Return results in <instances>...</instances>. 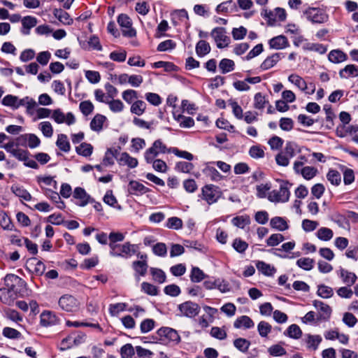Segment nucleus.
<instances>
[{
	"mask_svg": "<svg viewBox=\"0 0 358 358\" xmlns=\"http://www.w3.org/2000/svg\"><path fill=\"white\" fill-rule=\"evenodd\" d=\"M171 153V148H167L161 139L153 142L152 146L144 152V159L148 164H151L152 159L160 154Z\"/></svg>",
	"mask_w": 358,
	"mask_h": 358,
	"instance_id": "nucleus-1",
	"label": "nucleus"
},
{
	"mask_svg": "<svg viewBox=\"0 0 358 358\" xmlns=\"http://www.w3.org/2000/svg\"><path fill=\"white\" fill-rule=\"evenodd\" d=\"M288 185L287 182L282 181L279 189H274L269 192L268 200L272 202H287L290 196Z\"/></svg>",
	"mask_w": 358,
	"mask_h": 358,
	"instance_id": "nucleus-2",
	"label": "nucleus"
},
{
	"mask_svg": "<svg viewBox=\"0 0 358 358\" xmlns=\"http://www.w3.org/2000/svg\"><path fill=\"white\" fill-rule=\"evenodd\" d=\"M261 15L267 20L269 25H274L275 22L285 20L286 12L285 9L281 8H276L273 10L264 8L261 12Z\"/></svg>",
	"mask_w": 358,
	"mask_h": 358,
	"instance_id": "nucleus-3",
	"label": "nucleus"
},
{
	"mask_svg": "<svg viewBox=\"0 0 358 358\" xmlns=\"http://www.w3.org/2000/svg\"><path fill=\"white\" fill-rule=\"evenodd\" d=\"M110 249V255L111 256L122 257L125 258L131 257L136 252L135 245L131 244L129 242L124 243V244L111 245Z\"/></svg>",
	"mask_w": 358,
	"mask_h": 358,
	"instance_id": "nucleus-4",
	"label": "nucleus"
},
{
	"mask_svg": "<svg viewBox=\"0 0 358 358\" xmlns=\"http://www.w3.org/2000/svg\"><path fill=\"white\" fill-rule=\"evenodd\" d=\"M58 304L62 310L71 313L76 312L80 306L79 301L70 294L62 296L58 301Z\"/></svg>",
	"mask_w": 358,
	"mask_h": 358,
	"instance_id": "nucleus-5",
	"label": "nucleus"
},
{
	"mask_svg": "<svg viewBox=\"0 0 358 358\" xmlns=\"http://www.w3.org/2000/svg\"><path fill=\"white\" fill-rule=\"evenodd\" d=\"M117 22L122 29L124 36L132 38L136 36V31L132 27V22L130 17L126 14H120L117 17Z\"/></svg>",
	"mask_w": 358,
	"mask_h": 358,
	"instance_id": "nucleus-6",
	"label": "nucleus"
},
{
	"mask_svg": "<svg viewBox=\"0 0 358 358\" xmlns=\"http://www.w3.org/2000/svg\"><path fill=\"white\" fill-rule=\"evenodd\" d=\"M221 195L222 192L219 187L213 185H208L202 188V198L208 204L217 202Z\"/></svg>",
	"mask_w": 358,
	"mask_h": 358,
	"instance_id": "nucleus-7",
	"label": "nucleus"
},
{
	"mask_svg": "<svg viewBox=\"0 0 358 358\" xmlns=\"http://www.w3.org/2000/svg\"><path fill=\"white\" fill-rule=\"evenodd\" d=\"M211 36L213 38L218 48H224L230 43V38L227 35L226 29L223 27H215L211 33Z\"/></svg>",
	"mask_w": 358,
	"mask_h": 358,
	"instance_id": "nucleus-8",
	"label": "nucleus"
},
{
	"mask_svg": "<svg viewBox=\"0 0 358 358\" xmlns=\"http://www.w3.org/2000/svg\"><path fill=\"white\" fill-rule=\"evenodd\" d=\"M303 14L307 20L313 23L322 24L328 20V15L323 10L316 8H309Z\"/></svg>",
	"mask_w": 358,
	"mask_h": 358,
	"instance_id": "nucleus-9",
	"label": "nucleus"
},
{
	"mask_svg": "<svg viewBox=\"0 0 358 358\" xmlns=\"http://www.w3.org/2000/svg\"><path fill=\"white\" fill-rule=\"evenodd\" d=\"M157 334L162 341L167 340L176 344L180 342V336L178 334L177 331L172 328L161 327L157 330Z\"/></svg>",
	"mask_w": 358,
	"mask_h": 358,
	"instance_id": "nucleus-10",
	"label": "nucleus"
},
{
	"mask_svg": "<svg viewBox=\"0 0 358 358\" xmlns=\"http://www.w3.org/2000/svg\"><path fill=\"white\" fill-rule=\"evenodd\" d=\"M51 118L57 124L66 123L68 125H71L76 122V117L72 113L64 114L60 109L54 110Z\"/></svg>",
	"mask_w": 358,
	"mask_h": 358,
	"instance_id": "nucleus-11",
	"label": "nucleus"
},
{
	"mask_svg": "<svg viewBox=\"0 0 358 358\" xmlns=\"http://www.w3.org/2000/svg\"><path fill=\"white\" fill-rule=\"evenodd\" d=\"M180 313L188 317H193L197 315L200 311V306L192 301H186L179 305Z\"/></svg>",
	"mask_w": 358,
	"mask_h": 358,
	"instance_id": "nucleus-12",
	"label": "nucleus"
},
{
	"mask_svg": "<svg viewBox=\"0 0 358 358\" xmlns=\"http://www.w3.org/2000/svg\"><path fill=\"white\" fill-rule=\"evenodd\" d=\"M313 306L317 309L319 311V315L317 317V320H327L331 315L332 310L331 307L327 305V303H324L322 301L315 300L313 301Z\"/></svg>",
	"mask_w": 358,
	"mask_h": 358,
	"instance_id": "nucleus-13",
	"label": "nucleus"
},
{
	"mask_svg": "<svg viewBox=\"0 0 358 358\" xmlns=\"http://www.w3.org/2000/svg\"><path fill=\"white\" fill-rule=\"evenodd\" d=\"M59 321L57 316L49 310L43 311L40 315V324L44 327L56 325L59 323Z\"/></svg>",
	"mask_w": 358,
	"mask_h": 358,
	"instance_id": "nucleus-14",
	"label": "nucleus"
},
{
	"mask_svg": "<svg viewBox=\"0 0 358 358\" xmlns=\"http://www.w3.org/2000/svg\"><path fill=\"white\" fill-rule=\"evenodd\" d=\"M18 141L22 145L25 144L31 149L38 147L41 143V140L34 134L22 135L18 138Z\"/></svg>",
	"mask_w": 358,
	"mask_h": 358,
	"instance_id": "nucleus-15",
	"label": "nucleus"
},
{
	"mask_svg": "<svg viewBox=\"0 0 358 358\" xmlns=\"http://www.w3.org/2000/svg\"><path fill=\"white\" fill-rule=\"evenodd\" d=\"M128 192L136 196L143 195L149 192V189L136 180H131L129 183Z\"/></svg>",
	"mask_w": 358,
	"mask_h": 358,
	"instance_id": "nucleus-16",
	"label": "nucleus"
},
{
	"mask_svg": "<svg viewBox=\"0 0 358 358\" xmlns=\"http://www.w3.org/2000/svg\"><path fill=\"white\" fill-rule=\"evenodd\" d=\"M268 43L271 48L275 50L284 49L289 45L287 38L282 35L272 38Z\"/></svg>",
	"mask_w": 358,
	"mask_h": 358,
	"instance_id": "nucleus-17",
	"label": "nucleus"
},
{
	"mask_svg": "<svg viewBox=\"0 0 358 358\" xmlns=\"http://www.w3.org/2000/svg\"><path fill=\"white\" fill-rule=\"evenodd\" d=\"M282 53H274L267 57L260 65L262 71H266L273 67L282 58Z\"/></svg>",
	"mask_w": 358,
	"mask_h": 358,
	"instance_id": "nucleus-18",
	"label": "nucleus"
},
{
	"mask_svg": "<svg viewBox=\"0 0 358 358\" xmlns=\"http://www.w3.org/2000/svg\"><path fill=\"white\" fill-rule=\"evenodd\" d=\"M117 160L120 165H127L131 169L136 167L138 164L136 158L130 156L126 152L121 153Z\"/></svg>",
	"mask_w": 358,
	"mask_h": 358,
	"instance_id": "nucleus-19",
	"label": "nucleus"
},
{
	"mask_svg": "<svg viewBox=\"0 0 358 358\" xmlns=\"http://www.w3.org/2000/svg\"><path fill=\"white\" fill-rule=\"evenodd\" d=\"M255 266L260 273L266 276H273L276 272V268L273 266L263 261H257Z\"/></svg>",
	"mask_w": 358,
	"mask_h": 358,
	"instance_id": "nucleus-20",
	"label": "nucleus"
},
{
	"mask_svg": "<svg viewBox=\"0 0 358 358\" xmlns=\"http://www.w3.org/2000/svg\"><path fill=\"white\" fill-rule=\"evenodd\" d=\"M73 197L79 200V203L78 204L80 206H86L89 202H90L91 199L85 190L83 188L79 187L75 188L73 192Z\"/></svg>",
	"mask_w": 358,
	"mask_h": 358,
	"instance_id": "nucleus-21",
	"label": "nucleus"
},
{
	"mask_svg": "<svg viewBox=\"0 0 358 358\" xmlns=\"http://www.w3.org/2000/svg\"><path fill=\"white\" fill-rule=\"evenodd\" d=\"M329 60L334 64H339L348 59V55L341 50H331L328 55Z\"/></svg>",
	"mask_w": 358,
	"mask_h": 358,
	"instance_id": "nucleus-22",
	"label": "nucleus"
},
{
	"mask_svg": "<svg viewBox=\"0 0 358 358\" xmlns=\"http://www.w3.org/2000/svg\"><path fill=\"white\" fill-rule=\"evenodd\" d=\"M270 225L273 229L280 231H284L289 229V225L286 220L282 217H274L270 221Z\"/></svg>",
	"mask_w": 358,
	"mask_h": 358,
	"instance_id": "nucleus-23",
	"label": "nucleus"
},
{
	"mask_svg": "<svg viewBox=\"0 0 358 358\" xmlns=\"http://www.w3.org/2000/svg\"><path fill=\"white\" fill-rule=\"evenodd\" d=\"M358 76V66L354 64H348L339 71V76L341 78H348Z\"/></svg>",
	"mask_w": 358,
	"mask_h": 358,
	"instance_id": "nucleus-24",
	"label": "nucleus"
},
{
	"mask_svg": "<svg viewBox=\"0 0 358 358\" xmlns=\"http://www.w3.org/2000/svg\"><path fill=\"white\" fill-rule=\"evenodd\" d=\"M254 325V322L251 320L250 317L246 315H243L238 317L234 323V326L236 329H240L242 327H244L245 329H250L253 327Z\"/></svg>",
	"mask_w": 358,
	"mask_h": 358,
	"instance_id": "nucleus-25",
	"label": "nucleus"
},
{
	"mask_svg": "<svg viewBox=\"0 0 358 358\" xmlns=\"http://www.w3.org/2000/svg\"><path fill=\"white\" fill-rule=\"evenodd\" d=\"M322 340V337L320 335L307 334L306 336L307 348L311 350H316Z\"/></svg>",
	"mask_w": 358,
	"mask_h": 358,
	"instance_id": "nucleus-26",
	"label": "nucleus"
},
{
	"mask_svg": "<svg viewBox=\"0 0 358 358\" xmlns=\"http://www.w3.org/2000/svg\"><path fill=\"white\" fill-rule=\"evenodd\" d=\"M340 276L342 278L343 283H345L348 286H351L354 285L357 279V277L355 275V273L350 272L348 270H345L344 268H341Z\"/></svg>",
	"mask_w": 358,
	"mask_h": 358,
	"instance_id": "nucleus-27",
	"label": "nucleus"
},
{
	"mask_svg": "<svg viewBox=\"0 0 358 358\" xmlns=\"http://www.w3.org/2000/svg\"><path fill=\"white\" fill-rule=\"evenodd\" d=\"M288 80L301 91H306L307 90L306 81L302 77L296 73L291 74L288 77Z\"/></svg>",
	"mask_w": 358,
	"mask_h": 358,
	"instance_id": "nucleus-28",
	"label": "nucleus"
},
{
	"mask_svg": "<svg viewBox=\"0 0 358 358\" xmlns=\"http://www.w3.org/2000/svg\"><path fill=\"white\" fill-rule=\"evenodd\" d=\"M11 191L15 195L22 198L27 201H29L31 199V195L29 194V192L23 187L20 186L19 185H13L11 187Z\"/></svg>",
	"mask_w": 358,
	"mask_h": 358,
	"instance_id": "nucleus-29",
	"label": "nucleus"
},
{
	"mask_svg": "<svg viewBox=\"0 0 358 358\" xmlns=\"http://www.w3.org/2000/svg\"><path fill=\"white\" fill-rule=\"evenodd\" d=\"M15 290H10L8 288H0V300L3 303L10 304L15 299Z\"/></svg>",
	"mask_w": 358,
	"mask_h": 358,
	"instance_id": "nucleus-30",
	"label": "nucleus"
},
{
	"mask_svg": "<svg viewBox=\"0 0 358 358\" xmlns=\"http://www.w3.org/2000/svg\"><path fill=\"white\" fill-rule=\"evenodd\" d=\"M146 103L142 100H136L132 103L130 111L138 116L142 115L146 110Z\"/></svg>",
	"mask_w": 358,
	"mask_h": 358,
	"instance_id": "nucleus-31",
	"label": "nucleus"
},
{
	"mask_svg": "<svg viewBox=\"0 0 358 358\" xmlns=\"http://www.w3.org/2000/svg\"><path fill=\"white\" fill-rule=\"evenodd\" d=\"M173 117L182 128H190L194 125V120L190 117H186L182 115H176L175 113H173Z\"/></svg>",
	"mask_w": 358,
	"mask_h": 358,
	"instance_id": "nucleus-32",
	"label": "nucleus"
},
{
	"mask_svg": "<svg viewBox=\"0 0 358 358\" xmlns=\"http://www.w3.org/2000/svg\"><path fill=\"white\" fill-rule=\"evenodd\" d=\"M209 43L203 40L199 41L196 45V52L199 57H203L210 52Z\"/></svg>",
	"mask_w": 358,
	"mask_h": 358,
	"instance_id": "nucleus-33",
	"label": "nucleus"
},
{
	"mask_svg": "<svg viewBox=\"0 0 358 358\" xmlns=\"http://www.w3.org/2000/svg\"><path fill=\"white\" fill-rule=\"evenodd\" d=\"M105 120V116L100 114L96 115L90 122L91 129L94 131H100L103 129V124Z\"/></svg>",
	"mask_w": 358,
	"mask_h": 358,
	"instance_id": "nucleus-34",
	"label": "nucleus"
},
{
	"mask_svg": "<svg viewBox=\"0 0 358 358\" xmlns=\"http://www.w3.org/2000/svg\"><path fill=\"white\" fill-rule=\"evenodd\" d=\"M56 145L62 151L65 152H68L71 149L68 138L66 135L63 134L58 135Z\"/></svg>",
	"mask_w": 358,
	"mask_h": 358,
	"instance_id": "nucleus-35",
	"label": "nucleus"
},
{
	"mask_svg": "<svg viewBox=\"0 0 358 358\" xmlns=\"http://www.w3.org/2000/svg\"><path fill=\"white\" fill-rule=\"evenodd\" d=\"M54 15L64 24L69 25L73 22L69 13L62 9H55Z\"/></svg>",
	"mask_w": 358,
	"mask_h": 358,
	"instance_id": "nucleus-36",
	"label": "nucleus"
},
{
	"mask_svg": "<svg viewBox=\"0 0 358 358\" xmlns=\"http://www.w3.org/2000/svg\"><path fill=\"white\" fill-rule=\"evenodd\" d=\"M234 67V62L229 59H222L219 64V69L223 74L232 71Z\"/></svg>",
	"mask_w": 358,
	"mask_h": 358,
	"instance_id": "nucleus-37",
	"label": "nucleus"
},
{
	"mask_svg": "<svg viewBox=\"0 0 358 358\" xmlns=\"http://www.w3.org/2000/svg\"><path fill=\"white\" fill-rule=\"evenodd\" d=\"M231 223L238 228L243 229L250 224V217L248 215L236 216L231 220Z\"/></svg>",
	"mask_w": 358,
	"mask_h": 358,
	"instance_id": "nucleus-38",
	"label": "nucleus"
},
{
	"mask_svg": "<svg viewBox=\"0 0 358 358\" xmlns=\"http://www.w3.org/2000/svg\"><path fill=\"white\" fill-rule=\"evenodd\" d=\"M203 171L206 176L213 181H220L222 178V176L213 166H207Z\"/></svg>",
	"mask_w": 358,
	"mask_h": 358,
	"instance_id": "nucleus-39",
	"label": "nucleus"
},
{
	"mask_svg": "<svg viewBox=\"0 0 358 358\" xmlns=\"http://www.w3.org/2000/svg\"><path fill=\"white\" fill-rule=\"evenodd\" d=\"M316 236L321 241H328L333 238L334 233L329 228L321 227L317 230Z\"/></svg>",
	"mask_w": 358,
	"mask_h": 358,
	"instance_id": "nucleus-40",
	"label": "nucleus"
},
{
	"mask_svg": "<svg viewBox=\"0 0 358 358\" xmlns=\"http://www.w3.org/2000/svg\"><path fill=\"white\" fill-rule=\"evenodd\" d=\"M76 152L83 157H89L93 152V146L87 143H82L79 146L76 148Z\"/></svg>",
	"mask_w": 358,
	"mask_h": 358,
	"instance_id": "nucleus-41",
	"label": "nucleus"
},
{
	"mask_svg": "<svg viewBox=\"0 0 358 358\" xmlns=\"http://www.w3.org/2000/svg\"><path fill=\"white\" fill-rule=\"evenodd\" d=\"M21 21L23 28L27 30V31H22L24 34H29V29L34 27L37 24L36 18L32 16L24 17Z\"/></svg>",
	"mask_w": 358,
	"mask_h": 358,
	"instance_id": "nucleus-42",
	"label": "nucleus"
},
{
	"mask_svg": "<svg viewBox=\"0 0 358 358\" xmlns=\"http://www.w3.org/2000/svg\"><path fill=\"white\" fill-rule=\"evenodd\" d=\"M20 278L14 274H7L4 278V286L3 288H8L10 290H14L16 282Z\"/></svg>",
	"mask_w": 358,
	"mask_h": 358,
	"instance_id": "nucleus-43",
	"label": "nucleus"
},
{
	"mask_svg": "<svg viewBox=\"0 0 358 358\" xmlns=\"http://www.w3.org/2000/svg\"><path fill=\"white\" fill-rule=\"evenodd\" d=\"M206 277L202 270L198 267H192L190 274V280L193 282H200Z\"/></svg>",
	"mask_w": 358,
	"mask_h": 358,
	"instance_id": "nucleus-44",
	"label": "nucleus"
},
{
	"mask_svg": "<svg viewBox=\"0 0 358 358\" xmlns=\"http://www.w3.org/2000/svg\"><path fill=\"white\" fill-rule=\"evenodd\" d=\"M314 259L309 257H302L296 261V265L306 271L311 270L314 266Z\"/></svg>",
	"mask_w": 358,
	"mask_h": 358,
	"instance_id": "nucleus-45",
	"label": "nucleus"
},
{
	"mask_svg": "<svg viewBox=\"0 0 358 358\" xmlns=\"http://www.w3.org/2000/svg\"><path fill=\"white\" fill-rule=\"evenodd\" d=\"M317 294L323 299H329L334 294V290L331 287L325 285H320L317 286Z\"/></svg>",
	"mask_w": 358,
	"mask_h": 358,
	"instance_id": "nucleus-46",
	"label": "nucleus"
},
{
	"mask_svg": "<svg viewBox=\"0 0 358 358\" xmlns=\"http://www.w3.org/2000/svg\"><path fill=\"white\" fill-rule=\"evenodd\" d=\"M38 128L43 136L46 138H51L53 135V128L51 123L48 121L41 122L38 124Z\"/></svg>",
	"mask_w": 358,
	"mask_h": 358,
	"instance_id": "nucleus-47",
	"label": "nucleus"
},
{
	"mask_svg": "<svg viewBox=\"0 0 358 358\" xmlns=\"http://www.w3.org/2000/svg\"><path fill=\"white\" fill-rule=\"evenodd\" d=\"M327 180L333 185H338L341 182V176L340 173L334 169H330L327 174Z\"/></svg>",
	"mask_w": 358,
	"mask_h": 358,
	"instance_id": "nucleus-48",
	"label": "nucleus"
},
{
	"mask_svg": "<svg viewBox=\"0 0 358 358\" xmlns=\"http://www.w3.org/2000/svg\"><path fill=\"white\" fill-rule=\"evenodd\" d=\"M148 267L146 261H135L133 262L134 271L141 276H144L146 274Z\"/></svg>",
	"mask_w": 358,
	"mask_h": 358,
	"instance_id": "nucleus-49",
	"label": "nucleus"
},
{
	"mask_svg": "<svg viewBox=\"0 0 358 358\" xmlns=\"http://www.w3.org/2000/svg\"><path fill=\"white\" fill-rule=\"evenodd\" d=\"M234 345L241 352H245L250 348V342L245 338H239L234 341Z\"/></svg>",
	"mask_w": 358,
	"mask_h": 358,
	"instance_id": "nucleus-50",
	"label": "nucleus"
},
{
	"mask_svg": "<svg viewBox=\"0 0 358 358\" xmlns=\"http://www.w3.org/2000/svg\"><path fill=\"white\" fill-rule=\"evenodd\" d=\"M236 7L235 3H234L231 0L227 1L221 3L216 7L217 13H229Z\"/></svg>",
	"mask_w": 358,
	"mask_h": 358,
	"instance_id": "nucleus-51",
	"label": "nucleus"
},
{
	"mask_svg": "<svg viewBox=\"0 0 358 358\" xmlns=\"http://www.w3.org/2000/svg\"><path fill=\"white\" fill-rule=\"evenodd\" d=\"M150 273L152 275L153 280L159 283H163L166 280L165 273L159 268H151Z\"/></svg>",
	"mask_w": 358,
	"mask_h": 358,
	"instance_id": "nucleus-52",
	"label": "nucleus"
},
{
	"mask_svg": "<svg viewBox=\"0 0 358 358\" xmlns=\"http://www.w3.org/2000/svg\"><path fill=\"white\" fill-rule=\"evenodd\" d=\"M17 96L12 94L5 96L2 99V104L5 106H8L15 110L17 109Z\"/></svg>",
	"mask_w": 358,
	"mask_h": 358,
	"instance_id": "nucleus-53",
	"label": "nucleus"
},
{
	"mask_svg": "<svg viewBox=\"0 0 358 358\" xmlns=\"http://www.w3.org/2000/svg\"><path fill=\"white\" fill-rule=\"evenodd\" d=\"M127 304L125 303H117L114 304H110L109 306L108 310L112 316H116L120 312L127 310Z\"/></svg>",
	"mask_w": 358,
	"mask_h": 358,
	"instance_id": "nucleus-54",
	"label": "nucleus"
},
{
	"mask_svg": "<svg viewBox=\"0 0 358 358\" xmlns=\"http://www.w3.org/2000/svg\"><path fill=\"white\" fill-rule=\"evenodd\" d=\"M318 173L317 169L313 166H304L301 169V176L306 180H311Z\"/></svg>",
	"mask_w": 358,
	"mask_h": 358,
	"instance_id": "nucleus-55",
	"label": "nucleus"
},
{
	"mask_svg": "<svg viewBox=\"0 0 358 358\" xmlns=\"http://www.w3.org/2000/svg\"><path fill=\"white\" fill-rule=\"evenodd\" d=\"M166 227L169 229H180L182 227V221L177 217H171L167 220Z\"/></svg>",
	"mask_w": 358,
	"mask_h": 358,
	"instance_id": "nucleus-56",
	"label": "nucleus"
},
{
	"mask_svg": "<svg viewBox=\"0 0 358 358\" xmlns=\"http://www.w3.org/2000/svg\"><path fill=\"white\" fill-rule=\"evenodd\" d=\"M176 47V43L175 41L171 39L166 40L164 41L161 42L157 50L159 52H165L171 50H173Z\"/></svg>",
	"mask_w": 358,
	"mask_h": 358,
	"instance_id": "nucleus-57",
	"label": "nucleus"
},
{
	"mask_svg": "<svg viewBox=\"0 0 358 358\" xmlns=\"http://www.w3.org/2000/svg\"><path fill=\"white\" fill-rule=\"evenodd\" d=\"M2 334L3 336L10 339H17L22 336L19 331L10 327H4L2 331Z\"/></svg>",
	"mask_w": 358,
	"mask_h": 358,
	"instance_id": "nucleus-58",
	"label": "nucleus"
},
{
	"mask_svg": "<svg viewBox=\"0 0 358 358\" xmlns=\"http://www.w3.org/2000/svg\"><path fill=\"white\" fill-rule=\"evenodd\" d=\"M285 240V237L280 234H271L266 240L268 246L274 247L279 245Z\"/></svg>",
	"mask_w": 358,
	"mask_h": 358,
	"instance_id": "nucleus-59",
	"label": "nucleus"
},
{
	"mask_svg": "<svg viewBox=\"0 0 358 358\" xmlns=\"http://www.w3.org/2000/svg\"><path fill=\"white\" fill-rule=\"evenodd\" d=\"M268 353L273 357H280L286 355V350L280 345H273L268 349Z\"/></svg>",
	"mask_w": 358,
	"mask_h": 358,
	"instance_id": "nucleus-60",
	"label": "nucleus"
},
{
	"mask_svg": "<svg viewBox=\"0 0 358 358\" xmlns=\"http://www.w3.org/2000/svg\"><path fill=\"white\" fill-rule=\"evenodd\" d=\"M287 334L289 337L298 339L301 336L302 331L296 324H291L287 329Z\"/></svg>",
	"mask_w": 358,
	"mask_h": 358,
	"instance_id": "nucleus-61",
	"label": "nucleus"
},
{
	"mask_svg": "<svg viewBox=\"0 0 358 358\" xmlns=\"http://www.w3.org/2000/svg\"><path fill=\"white\" fill-rule=\"evenodd\" d=\"M234 249L239 253H243L248 248V244L239 238L234 240L232 243Z\"/></svg>",
	"mask_w": 358,
	"mask_h": 358,
	"instance_id": "nucleus-62",
	"label": "nucleus"
},
{
	"mask_svg": "<svg viewBox=\"0 0 358 358\" xmlns=\"http://www.w3.org/2000/svg\"><path fill=\"white\" fill-rule=\"evenodd\" d=\"M271 325L265 321H261L257 325V330L262 337H266L271 331Z\"/></svg>",
	"mask_w": 358,
	"mask_h": 358,
	"instance_id": "nucleus-63",
	"label": "nucleus"
},
{
	"mask_svg": "<svg viewBox=\"0 0 358 358\" xmlns=\"http://www.w3.org/2000/svg\"><path fill=\"white\" fill-rule=\"evenodd\" d=\"M122 99L128 103H131L138 99V93L134 90H126L122 93Z\"/></svg>",
	"mask_w": 358,
	"mask_h": 358,
	"instance_id": "nucleus-64",
	"label": "nucleus"
}]
</instances>
